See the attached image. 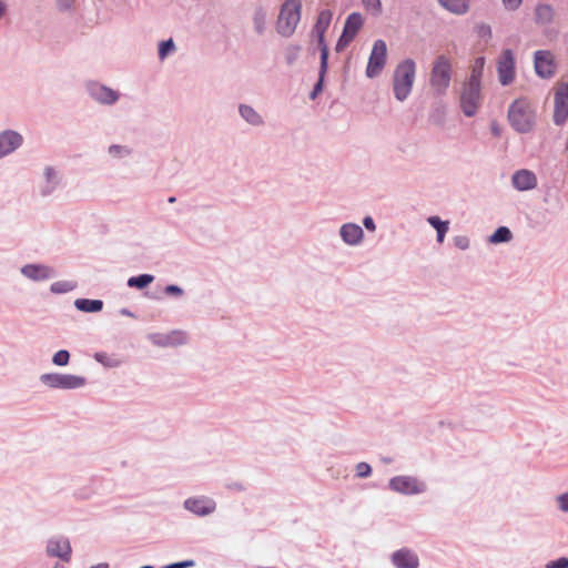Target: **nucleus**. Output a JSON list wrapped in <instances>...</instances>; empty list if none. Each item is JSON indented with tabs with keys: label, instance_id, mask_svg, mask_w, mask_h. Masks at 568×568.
Returning a JSON list of instances; mask_svg holds the SVG:
<instances>
[{
	"label": "nucleus",
	"instance_id": "43",
	"mask_svg": "<svg viewBox=\"0 0 568 568\" xmlns=\"http://www.w3.org/2000/svg\"><path fill=\"white\" fill-rule=\"evenodd\" d=\"M545 568H568V558L561 557L557 560L548 561Z\"/></svg>",
	"mask_w": 568,
	"mask_h": 568
},
{
	"label": "nucleus",
	"instance_id": "13",
	"mask_svg": "<svg viewBox=\"0 0 568 568\" xmlns=\"http://www.w3.org/2000/svg\"><path fill=\"white\" fill-rule=\"evenodd\" d=\"M554 91V121L562 124L568 118V82H557Z\"/></svg>",
	"mask_w": 568,
	"mask_h": 568
},
{
	"label": "nucleus",
	"instance_id": "39",
	"mask_svg": "<svg viewBox=\"0 0 568 568\" xmlns=\"http://www.w3.org/2000/svg\"><path fill=\"white\" fill-rule=\"evenodd\" d=\"M455 247L459 251H467L470 247V239L466 235H457L453 239Z\"/></svg>",
	"mask_w": 568,
	"mask_h": 568
},
{
	"label": "nucleus",
	"instance_id": "34",
	"mask_svg": "<svg viewBox=\"0 0 568 568\" xmlns=\"http://www.w3.org/2000/svg\"><path fill=\"white\" fill-rule=\"evenodd\" d=\"M154 281V276L150 274H142L140 276H133L128 280L130 287L143 290Z\"/></svg>",
	"mask_w": 568,
	"mask_h": 568
},
{
	"label": "nucleus",
	"instance_id": "2",
	"mask_svg": "<svg viewBox=\"0 0 568 568\" xmlns=\"http://www.w3.org/2000/svg\"><path fill=\"white\" fill-rule=\"evenodd\" d=\"M416 77V63L405 59L397 64L393 75V92L397 101H405L412 92Z\"/></svg>",
	"mask_w": 568,
	"mask_h": 568
},
{
	"label": "nucleus",
	"instance_id": "15",
	"mask_svg": "<svg viewBox=\"0 0 568 568\" xmlns=\"http://www.w3.org/2000/svg\"><path fill=\"white\" fill-rule=\"evenodd\" d=\"M24 141L23 134L17 130L6 129L0 131V160L21 149Z\"/></svg>",
	"mask_w": 568,
	"mask_h": 568
},
{
	"label": "nucleus",
	"instance_id": "10",
	"mask_svg": "<svg viewBox=\"0 0 568 568\" xmlns=\"http://www.w3.org/2000/svg\"><path fill=\"white\" fill-rule=\"evenodd\" d=\"M365 18L362 13H351L345 20L343 32L336 43L335 50L337 52L344 51L349 45V43L355 39L356 34L363 28Z\"/></svg>",
	"mask_w": 568,
	"mask_h": 568
},
{
	"label": "nucleus",
	"instance_id": "19",
	"mask_svg": "<svg viewBox=\"0 0 568 568\" xmlns=\"http://www.w3.org/2000/svg\"><path fill=\"white\" fill-rule=\"evenodd\" d=\"M61 173L53 166H45L41 173L40 191L43 195L52 194L61 184Z\"/></svg>",
	"mask_w": 568,
	"mask_h": 568
},
{
	"label": "nucleus",
	"instance_id": "38",
	"mask_svg": "<svg viewBox=\"0 0 568 568\" xmlns=\"http://www.w3.org/2000/svg\"><path fill=\"white\" fill-rule=\"evenodd\" d=\"M149 341L152 345L158 347H169L168 346V333H153L148 336Z\"/></svg>",
	"mask_w": 568,
	"mask_h": 568
},
{
	"label": "nucleus",
	"instance_id": "6",
	"mask_svg": "<svg viewBox=\"0 0 568 568\" xmlns=\"http://www.w3.org/2000/svg\"><path fill=\"white\" fill-rule=\"evenodd\" d=\"M484 100L481 84L464 81L458 91L459 106L466 116H474Z\"/></svg>",
	"mask_w": 568,
	"mask_h": 568
},
{
	"label": "nucleus",
	"instance_id": "52",
	"mask_svg": "<svg viewBox=\"0 0 568 568\" xmlns=\"http://www.w3.org/2000/svg\"><path fill=\"white\" fill-rule=\"evenodd\" d=\"M53 568H63L61 565L57 564Z\"/></svg>",
	"mask_w": 568,
	"mask_h": 568
},
{
	"label": "nucleus",
	"instance_id": "8",
	"mask_svg": "<svg viewBox=\"0 0 568 568\" xmlns=\"http://www.w3.org/2000/svg\"><path fill=\"white\" fill-rule=\"evenodd\" d=\"M388 488L396 494L415 496L425 494L427 491V484L416 476L398 475L389 479Z\"/></svg>",
	"mask_w": 568,
	"mask_h": 568
},
{
	"label": "nucleus",
	"instance_id": "14",
	"mask_svg": "<svg viewBox=\"0 0 568 568\" xmlns=\"http://www.w3.org/2000/svg\"><path fill=\"white\" fill-rule=\"evenodd\" d=\"M85 89L91 99L102 105H113L120 99V93L100 82L90 81L85 84Z\"/></svg>",
	"mask_w": 568,
	"mask_h": 568
},
{
	"label": "nucleus",
	"instance_id": "47",
	"mask_svg": "<svg viewBox=\"0 0 568 568\" xmlns=\"http://www.w3.org/2000/svg\"><path fill=\"white\" fill-rule=\"evenodd\" d=\"M363 225L369 232H375L376 231V224H375V222H374L372 216H365L363 219Z\"/></svg>",
	"mask_w": 568,
	"mask_h": 568
},
{
	"label": "nucleus",
	"instance_id": "49",
	"mask_svg": "<svg viewBox=\"0 0 568 568\" xmlns=\"http://www.w3.org/2000/svg\"><path fill=\"white\" fill-rule=\"evenodd\" d=\"M7 7L2 0H0V19L6 14Z\"/></svg>",
	"mask_w": 568,
	"mask_h": 568
},
{
	"label": "nucleus",
	"instance_id": "17",
	"mask_svg": "<svg viewBox=\"0 0 568 568\" xmlns=\"http://www.w3.org/2000/svg\"><path fill=\"white\" fill-rule=\"evenodd\" d=\"M20 274L34 283L45 282L53 277L54 271L51 266L40 263H28L20 267Z\"/></svg>",
	"mask_w": 568,
	"mask_h": 568
},
{
	"label": "nucleus",
	"instance_id": "5",
	"mask_svg": "<svg viewBox=\"0 0 568 568\" xmlns=\"http://www.w3.org/2000/svg\"><path fill=\"white\" fill-rule=\"evenodd\" d=\"M39 381L47 388L63 390L80 389L88 384L87 378L81 375L60 372L43 373Z\"/></svg>",
	"mask_w": 568,
	"mask_h": 568
},
{
	"label": "nucleus",
	"instance_id": "7",
	"mask_svg": "<svg viewBox=\"0 0 568 568\" xmlns=\"http://www.w3.org/2000/svg\"><path fill=\"white\" fill-rule=\"evenodd\" d=\"M388 60V48L384 40L377 39L374 41L367 65L365 69V75L368 79H376L383 73Z\"/></svg>",
	"mask_w": 568,
	"mask_h": 568
},
{
	"label": "nucleus",
	"instance_id": "1",
	"mask_svg": "<svg viewBox=\"0 0 568 568\" xmlns=\"http://www.w3.org/2000/svg\"><path fill=\"white\" fill-rule=\"evenodd\" d=\"M537 120L536 104L527 98L515 100L508 109L510 126L519 133H528L534 130Z\"/></svg>",
	"mask_w": 568,
	"mask_h": 568
},
{
	"label": "nucleus",
	"instance_id": "51",
	"mask_svg": "<svg viewBox=\"0 0 568 568\" xmlns=\"http://www.w3.org/2000/svg\"><path fill=\"white\" fill-rule=\"evenodd\" d=\"M90 568H108V564H98V565L92 566Z\"/></svg>",
	"mask_w": 568,
	"mask_h": 568
},
{
	"label": "nucleus",
	"instance_id": "35",
	"mask_svg": "<svg viewBox=\"0 0 568 568\" xmlns=\"http://www.w3.org/2000/svg\"><path fill=\"white\" fill-rule=\"evenodd\" d=\"M176 50L175 43L172 39L161 41L158 47V55L160 60H164L173 54Z\"/></svg>",
	"mask_w": 568,
	"mask_h": 568
},
{
	"label": "nucleus",
	"instance_id": "3",
	"mask_svg": "<svg viewBox=\"0 0 568 568\" xmlns=\"http://www.w3.org/2000/svg\"><path fill=\"white\" fill-rule=\"evenodd\" d=\"M333 18V12L329 9H323L320 11L316 23L313 28V36L316 38L317 47L321 52V69H320V82L317 88L321 87L324 74L328 68V45L325 40V33L328 30Z\"/></svg>",
	"mask_w": 568,
	"mask_h": 568
},
{
	"label": "nucleus",
	"instance_id": "50",
	"mask_svg": "<svg viewBox=\"0 0 568 568\" xmlns=\"http://www.w3.org/2000/svg\"><path fill=\"white\" fill-rule=\"evenodd\" d=\"M120 313H121L123 316L133 317L132 312H130V311H129V310H126V308L121 310V312H120Z\"/></svg>",
	"mask_w": 568,
	"mask_h": 568
},
{
	"label": "nucleus",
	"instance_id": "33",
	"mask_svg": "<svg viewBox=\"0 0 568 568\" xmlns=\"http://www.w3.org/2000/svg\"><path fill=\"white\" fill-rule=\"evenodd\" d=\"M189 342V335L183 331H171L168 333V346L176 347L185 345Z\"/></svg>",
	"mask_w": 568,
	"mask_h": 568
},
{
	"label": "nucleus",
	"instance_id": "29",
	"mask_svg": "<svg viewBox=\"0 0 568 568\" xmlns=\"http://www.w3.org/2000/svg\"><path fill=\"white\" fill-rule=\"evenodd\" d=\"M74 306L83 313H98L102 311L103 302L100 300L77 298Z\"/></svg>",
	"mask_w": 568,
	"mask_h": 568
},
{
	"label": "nucleus",
	"instance_id": "18",
	"mask_svg": "<svg viewBox=\"0 0 568 568\" xmlns=\"http://www.w3.org/2000/svg\"><path fill=\"white\" fill-rule=\"evenodd\" d=\"M555 57L550 51L540 50L535 53L536 73L545 79L551 78L556 72Z\"/></svg>",
	"mask_w": 568,
	"mask_h": 568
},
{
	"label": "nucleus",
	"instance_id": "28",
	"mask_svg": "<svg viewBox=\"0 0 568 568\" xmlns=\"http://www.w3.org/2000/svg\"><path fill=\"white\" fill-rule=\"evenodd\" d=\"M93 358L104 368H118L122 365V359L115 354L106 352H95Z\"/></svg>",
	"mask_w": 568,
	"mask_h": 568
},
{
	"label": "nucleus",
	"instance_id": "41",
	"mask_svg": "<svg viewBox=\"0 0 568 568\" xmlns=\"http://www.w3.org/2000/svg\"><path fill=\"white\" fill-rule=\"evenodd\" d=\"M477 34L480 39L488 41L491 38V29L489 26L480 24L477 27Z\"/></svg>",
	"mask_w": 568,
	"mask_h": 568
},
{
	"label": "nucleus",
	"instance_id": "24",
	"mask_svg": "<svg viewBox=\"0 0 568 568\" xmlns=\"http://www.w3.org/2000/svg\"><path fill=\"white\" fill-rule=\"evenodd\" d=\"M239 114L243 121L252 126L258 128L265 124L263 115L250 104L241 103L239 105Z\"/></svg>",
	"mask_w": 568,
	"mask_h": 568
},
{
	"label": "nucleus",
	"instance_id": "36",
	"mask_svg": "<svg viewBox=\"0 0 568 568\" xmlns=\"http://www.w3.org/2000/svg\"><path fill=\"white\" fill-rule=\"evenodd\" d=\"M365 11L372 16H379L383 11L382 0H361Z\"/></svg>",
	"mask_w": 568,
	"mask_h": 568
},
{
	"label": "nucleus",
	"instance_id": "20",
	"mask_svg": "<svg viewBox=\"0 0 568 568\" xmlns=\"http://www.w3.org/2000/svg\"><path fill=\"white\" fill-rule=\"evenodd\" d=\"M511 184L518 191H530L537 186L538 179L532 171L521 169L513 174Z\"/></svg>",
	"mask_w": 568,
	"mask_h": 568
},
{
	"label": "nucleus",
	"instance_id": "45",
	"mask_svg": "<svg viewBox=\"0 0 568 568\" xmlns=\"http://www.w3.org/2000/svg\"><path fill=\"white\" fill-rule=\"evenodd\" d=\"M501 2L507 11H516L523 4V0H501Z\"/></svg>",
	"mask_w": 568,
	"mask_h": 568
},
{
	"label": "nucleus",
	"instance_id": "32",
	"mask_svg": "<svg viewBox=\"0 0 568 568\" xmlns=\"http://www.w3.org/2000/svg\"><path fill=\"white\" fill-rule=\"evenodd\" d=\"M427 222L436 230L437 232V243L442 244L445 241V236L449 230V222L442 221L438 216H429Z\"/></svg>",
	"mask_w": 568,
	"mask_h": 568
},
{
	"label": "nucleus",
	"instance_id": "48",
	"mask_svg": "<svg viewBox=\"0 0 568 568\" xmlns=\"http://www.w3.org/2000/svg\"><path fill=\"white\" fill-rule=\"evenodd\" d=\"M194 565L195 562L193 560H185L182 562L169 565L165 568H190L193 567Z\"/></svg>",
	"mask_w": 568,
	"mask_h": 568
},
{
	"label": "nucleus",
	"instance_id": "11",
	"mask_svg": "<svg viewBox=\"0 0 568 568\" xmlns=\"http://www.w3.org/2000/svg\"><path fill=\"white\" fill-rule=\"evenodd\" d=\"M497 74L501 85H510L516 79V61L511 50L506 49L497 58Z\"/></svg>",
	"mask_w": 568,
	"mask_h": 568
},
{
	"label": "nucleus",
	"instance_id": "21",
	"mask_svg": "<svg viewBox=\"0 0 568 568\" xmlns=\"http://www.w3.org/2000/svg\"><path fill=\"white\" fill-rule=\"evenodd\" d=\"M72 548L68 538L59 537L48 541L47 554L49 556L59 557L64 561L71 558Z\"/></svg>",
	"mask_w": 568,
	"mask_h": 568
},
{
	"label": "nucleus",
	"instance_id": "22",
	"mask_svg": "<svg viewBox=\"0 0 568 568\" xmlns=\"http://www.w3.org/2000/svg\"><path fill=\"white\" fill-rule=\"evenodd\" d=\"M105 155L110 162L120 163L133 158L134 149L128 143H111Z\"/></svg>",
	"mask_w": 568,
	"mask_h": 568
},
{
	"label": "nucleus",
	"instance_id": "31",
	"mask_svg": "<svg viewBox=\"0 0 568 568\" xmlns=\"http://www.w3.org/2000/svg\"><path fill=\"white\" fill-rule=\"evenodd\" d=\"M513 237V233L508 227L500 226L488 236L487 242L493 245H498L501 243H509Z\"/></svg>",
	"mask_w": 568,
	"mask_h": 568
},
{
	"label": "nucleus",
	"instance_id": "16",
	"mask_svg": "<svg viewBox=\"0 0 568 568\" xmlns=\"http://www.w3.org/2000/svg\"><path fill=\"white\" fill-rule=\"evenodd\" d=\"M338 236L343 244L349 247H358L365 241L363 227L354 222L343 223L338 229Z\"/></svg>",
	"mask_w": 568,
	"mask_h": 568
},
{
	"label": "nucleus",
	"instance_id": "44",
	"mask_svg": "<svg viewBox=\"0 0 568 568\" xmlns=\"http://www.w3.org/2000/svg\"><path fill=\"white\" fill-rule=\"evenodd\" d=\"M372 473V468L366 463H359L356 466V475L358 477H368Z\"/></svg>",
	"mask_w": 568,
	"mask_h": 568
},
{
	"label": "nucleus",
	"instance_id": "12",
	"mask_svg": "<svg viewBox=\"0 0 568 568\" xmlns=\"http://www.w3.org/2000/svg\"><path fill=\"white\" fill-rule=\"evenodd\" d=\"M183 508L197 517H207L215 513L217 505L210 496L194 495L183 501Z\"/></svg>",
	"mask_w": 568,
	"mask_h": 568
},
{
	"label": "nucleus",
	"instance_id": "25",
	"mask_svg": "<svg viewBox=\"0 0 568 568\" xmlns=\"http://www.w3.org/2000/svg\"><path fill=\"white\" fill-rule=\"evenodd\" d=\"M556 17V10L549 4H538L535 9V22L539 26L550 24Z\"/></svg>",
	"mask_w": 568,
	"mask_h": 568
},
{
	"label": "nucleus",
	"instance_id": "4",
	"mask_svg": "<svg viewBox=\"0 0 568 568\" xmlns=\"http://www.w3.org/2000/svg\"><path fill=\"white\" fill-rule=\"evenodd\" d=\"M301 0H286L278 13L276 30L283 37L292 36L301 20Z\"/></svg>",
	"mask_w": 568,
	"mask_h": 568
},
{
	"label": "nucleus",
	"instance_id": "37",
	"mask_svg": "<svg viewBox=\"0 0 568 568\" xmlns=\"http://www.w3.org/2000/svg\"><path fill=\"white\" fill-rule=\"evenodd\" d=\"M71 359V354L67 349H60L52 355L51 362L59 367L68 366Z\"/></svg>",
	"mask_w": 568,
	"mask_h": 568
},
{
	"label": "nucleus",
	"instance_id": "40",
	"mask_svg": "<svg viewBox=\"0 0 568 568\" xmlns=\"http://www.w3.org/2000/svg\"><path fill=\"white\" fill-rule=\"evenodd\" d=\"M55 8L60 12H70L74 9L75 0H55Z\"/></svg>",
	"mask_w": 568,
	"mask_h": 568
},
{
	"label": "nucleus",
	"instance_id": "23",
	"mask_svg": "<svg viewBox=\"0 0 568 568\" xmlns=\"http://www.w3.org/2000/svg\"><path fill=\"white\" fill-rule=\"evenodd\" d=\"M392 562L396 568H417L419 559L409 549H399L392 555Z\"/></svg>",
	"mask_w": 568,
	"mask_h": 568
},
{
	"label": "nucleus",
	"instance_id": "9",
	"mask_svg": "<svg viewBox=\"0 0 568 568\" xmlns=\"http://www.w3.org/2000/svg\"><path fill=\"white\" fill-rule=\"evenodd\" d=\"M453 63L446 55H439L434 62L430 82L433 88L442 93L449 87L452 79Z\"/></svg>",
	"mask_w": 568,
	"mask_h": 568
},
{
	"label": "nucleus",
	"instance_id": "27",
	"mask_svg": "<svg viewBox=\"0 0 568 568\" xmlns=\"http://www.w3.org/2000/svg\"><path fill=\"white\" fill-rule=\"evenodd\" d=\"M438 3L450 13L462 16L468 12L470 0H437Z\"/></svg>",
	"mask_w": 568,
	"mask_h": 568
},
{
	"label": "nucleus",
	"instance_id": "42",
	"mask_svg": "<svg viewBox=\"0 0 568 568\" xmlns=\"http://www.w3.org/2000/svg\"><path fill=\"white\" fill-rule=\"evenodd\" d=\"M556 504L561 511L568 513V493L557 496Z\"/></svg>",
	"mask_w": 568,
	"mask_h": 568
},
{
	"label": "nucleus",
	"instance_id": "26",
	"mask_svg": "<svg viewBox=\"0 0 568 568\" xmlns=\"http://www.w3.org/2000/svg\"><path fill=\"white\" fill-rule=\"evenodd\" d=\"M486 59L484 57L473 59L469 64V75L465 81L481 84Z\"/></svg>",
	"mask_w": 568,
	"mask_h": 568
},
{
	"label": "nucleus",
	"instance_id": "30",
	"mask_svg": "<svg viewBox=\"0 0 568 568\" xmlns=\"http://www.w3.org/2000/svg\"><path fill=\"white\" fill-rule=\"evenodd\" d=\"M78 287V283L74 280H59L51 283L49 290L53 295L67 294L74 291Z\"/></svg>",
	"mask_w": 568,
	"mask_h": 568
},
{
	"label": "nucleus",
	"instance_id": "46",
	"mask_svg": "<svg viewBox=\"0 0 568 568\" xmlns=\"http://www.w3.org/2000/svg\"><path fill=\"white\" fill-rule=\"evenodd\" d=\"M165 293L171 296L180 297L183 295V290L176 285H169L165 287Z\"/></svg>",
	"mask_w": 568,
	"mask_h": 568
}]
</instances>
